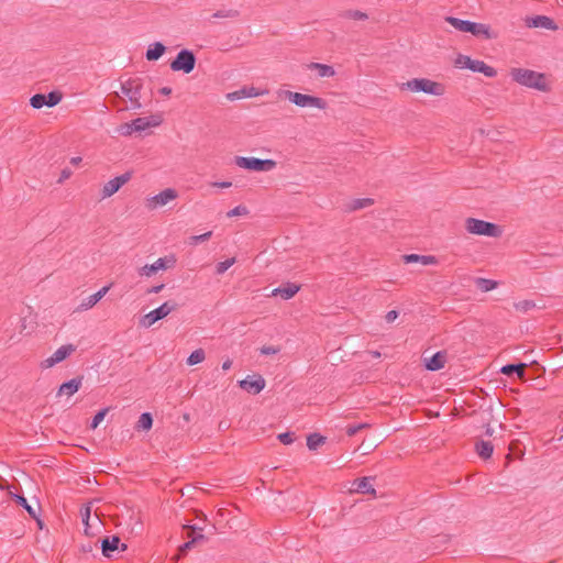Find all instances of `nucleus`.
I'll return each mask as SVG.
<instances>
[{"mask_svg": "<svg viewBox=\"0 0 563 563\" xmlns=\"http://www.w3.org/2000/svg\"><path fill=\"white\" fill-rule=\"evenodd\" d=\"M509 76L515 82L521 86L532 88L542 92H548L551 90V87L547 81V77L543 73H539L527 68L512 67L509 70Z\"/></svg>", "mask_w": 563, "mask_h": 563, "instance_id": "nucleus-1", "label": "nucleus"}, {"mask_svg": "<svg viewBox=\"0 0 563 563\" xmlns=\"http://www.w3.org/2000/svg\"><path fill=\"white\" fill-rule=\"evenodd\" d=\"M445 21L457 31L471 33L476 37H483L485 40H495L498 37V33L484 23H476L454 16H446Z\"/></svg>", "mask_w": 563, "mask_h": 563, "instance_id": "nucleus-2", "label": "nucleus"}, {"mask_svg": "<svg viewBox=\"0 0 563 563\" xmlns=\"http://www.w3.org/2000/svg\"><path fill=\"white\" fill-rule=\"evenodd\" d=\"M400 89L410 90L412 92H424L438 97L443 96L445 92V86L443 84L428 78H413L404 82Z\"/></svg>", "mask_w": 563, "mask_h": 563, "instance_id": "nucleus-3", "label": "nucleus"}, {"mask_svg": "<svg viewBox=\"0 0 563 563\" xmlns=\"http://www.w3.org/2000/svg\"><path fill=\"white\" fill-rule=\"evenodd\" d=\"M465 228L467 232L472 234L490 238H499L503 233L499 225L475 218H467L465 221Z\"/></svg>", "mask_w": 563, "mask_h": 563, "instance_id": "nucleus-4", "label": "nucleus"}, {"mask_svg": "<svg viewBox=\"0 0 563 563\" xmlns=\"http://www.w3.org/2000/svg\"><path fill=\"white\" fill-rule=\"evenodd\" d=\"M179 305L176 301L168 300L162 303L158 308L150 311L140 320V324L144 328H151L155 322L167 317L172 311L177 310Z\"/></svg>", "mask_w": 563, "mask_h": 563, "instance_id": "nucleus-5", "label": "nucleus"}, {"mask_svg": "<svg viewBox=\"0 0 563 563\" xmlns=\"http://www.w3.org/2000/svg\"><path fill=\"white\" fill-rule=\"evenodd\" d=\"M234 162L239 167L254 172H269L277 165L274 159H261L257 157L244 156H235Z\"/></svg>", "mask_w": 563, "mask_h": 563, "instance_id": "nucleus-6", "label": "nucleus"}, {"mask_svg": "<svg viewBox=\"0 0 563 563\" xmlns=\"http://www.w3.org/2000/svg\"><path fill=\"white\" fill-rule=\"evenodd\" d=\"M197 58L192 51L183 48L170 62V69L190 74L196 67Z\"/></svg>", "mask_w": 563, "mask_h": 563, "instance_id": "nucleus-7", "label": "nucleus"}, {"mask_svg": "<svg viewBox=\"0 0 563 563\" xmlns=\"http://www.w3.org/2000/svg\"><path fill=\"white\" fill-rule=\"evenodd\" d=\"M285 96L290 102H292L294 104H296L300 108L313 107V108L324 110L328 107V102L320 97L305 95V93H300V92H294V91H289V90L285 91Z\"/></svg>", "mask_w": 563, "mask_h": 563, "instance_id": "nucleus-8", "label": "nucleus"}, {"mask_svg": "<svg viewBox=\"0 0 563 563\" xmlns=\"http://www.w3.org/2000/svg\"><path fill=\"white\" fill-rule=\"evenodd\" d=\"M63 99V93L59 90H53L48 92L47 95L44 93H35L30 99V104L34 109H41L44 106H47L49 108L55 107Z\"/></svg>", "mask_w": 563, "mask_h": 563, "instance_id": "nucleus-9", "label": "nucleus"}, {"mask_svg": "<svg viewBox=\"0 0 563 563\" xmlns=\"http://www.w3.org/2000/svg\"><path fill=\"white\" fill-rule=\"evenodd\" d=\"M178 197V192L174 188H166L159 194L151 197L146 201V207L150 210H154L158 207L167 205L169 201L175 200Z\"/></svg>", "mask_w": 563, "mask_h": 563, "instance_id": "nucleus-10", "label": "nucleus"}, {"mask_svg": "<svg viewBox=\"0 0 563 563\" xmlns=\"http://www.w3.org/2000/svg\"><path fill=\"white\" fill-rule=\"evenodd\" d=\"M132 178V172H126L106 183L101 189V197L108 198L120 190Z\"/></svg>", "mask_w": 563, "mask_h": 563, "instance_id": "nucleus-11", "label": "nucleus"}, {"mask_svg": "<svg viewBox=\"0 0 563 563\" xmlns=\"http://www.w3.org/2000/svg\"><path fill=\"white\" fill-rule=\"evenodd\" d=\"M76 351V346L74 344H65L58 347L52 356L42 362L43 368H49L56 365L57 363L66 360L71 353Z\"/></svg>", "mask_w": 563, "mask_h": 563, "instance_id": "nucleus-12", "label": "nucleus"}, {"mask_svg": "<svg viewBox=\"0 0 563 563\" xmlns=\"http://www.w3.org/2000/svg\"><path fill=\"white\" fill-rule=\"evenodd\" d=\"M265 379L260 374L249 375L239 382V386L250 394L257 395L265 388Z\"/></svg>", "mask_w": 563, "mask_h": 563, "instance_id": "nucleus-13", "label": "nucleus"}, {"mask_svg": "<svg viewBox=\"0 0 563 563\" xmlns=\"http://www.w3.org/2000/svg\"><path fill=\"white\" fill-rule=\"evenodd\" d=\"M184 528L188 530V538H190V540L185 542L181 547H179L178 554L175 556V560L185 556L187 552L191 550L197 542L206 540V537L203 534L196 533V530H201V528H197L196 526H185Z\"/></svg>", "mask_w": 563, "mask_h": 563, "instance_id": "nucleus-14", "label": "nucleus"}, {"mask_svg": "<svg viewBox=\"0 0 563 563\" xmlns=\"http://www.w3.org/2000/svg\"><path fill=\"white\" fill-rule=\"evenodd\" d=\"M163 123V115L161 113H154L150 117H142L132 120L135 132H143L150 128L159 126Z\"/></svg>", "mask_w": 563, "mask_h": 563, "instance_id": "nucleus-15", "label": "nucleus"}, {"mask_svg": "<svg viewBox=\"0 0 563 563\" xmlns=\"http://www.w3.org/2000/svg\"><path fill=\"white\" fill-rule=\"evenodd\" d=\"M526 25L528 27H540L545 30H558V25L555 24L554 20L547 16V15H534V16H528L526 19Z\"/></svg>", "mask_w": 563, "mask_h": 563, "instance_id": "nucleus-16", "label": "nucleus"}, {"mask_svg": "<svg viewBox=\"0 0 563 563\" xmlns=\"http://www.w3.org/2000/svg\"><path fill=\"white\" fill-rule=\"evenodd\" d=\"M446 351H438L431 357L424 358V367L431 372L442 369L446 363Z\"/></svg>", "mask_w": 563, "mask_h": 563, "instance_id": "nucleus-17", "label": "nucleus"}, {"mask_svg": "<svg viewBox=\"0 0 563 563\" xmlns=\"http://www.w3.org/2000/svg\"><path fill=\"white\" fill-rule=\"evenodd\" d=\"M142 82L139 78H130L125 82L121 84V91L129 99L132 97H141Z\"/></svg>", "mask_w": 563, "mask_h": 563, "instance_id": "nucleus-18", "label": "nucleus"}, {"mask_svg": "<svg viewBox=\"0 0 563 563\" xmlns=\"http://www.w3.org/2000/svg\"><path fill=\"white\" fill-rule=\"evenodd\" d=\"M300 290V285L287 282L272 290V296H280L283 299H291Z\"/></svg>", "mask_w": 563, "mask_h": 563, "instance_id": "nucleus-19", "label": "nucleus"}, {"mask_svg": "<svg viewBox=\"0 0 563 563\" xmlns=\"http://www.w3.org/2000/svg\"><path fill=\"white\" fill-rule=\"evenodd\" d=\"M82 380H84V376L80 375V376H77L66 383H63L59 388H58V391H57V396H60V395H67V396H73L75 393H77L81 385H82Z\"/></svg>", "mask_w": 563, "mask_h": 563, "instance_id": "nucleus-20", "label": "nucleus"}, {"mask_svg": "<svg viewBox=\"0 0 563 563\" xmlns=\"http://www.w3.org/2000/svg\"><path fill=\"white\" fill-rule=\"evenodd\" d=\"M468 69L474 73H482L489 78H494L497 75V70L494 67L488 66L486 63L478 59H473Z\"/></svg>", "mask_w": 563, "mask_h": 563, "instance_id": "nucleus-21", "label": "nucleus"}, {"mask_svg": "<svg viewBox=\"0 0 563 563\" xmlns=\"http://www.w3.org/2000/svg\"><path fill=\"white\" fill-rule=\"evenodd\" d=\"M110 286H104L93 295H90L79 306V310H88L92 308L99 300L103 298V296L109 291Z\"/></svg>", "mask_w": 563, "mask_h": 563, "instance_id": "nucleus-22", "label": "nucleus"}, {"mask_svg": "<svg viewBox=\"0 0 563 563\" xmlns=\"http://www.w3.org/2000/svg\"><path fill=\"white\" fill-rule=\"evenodd\" d=\"M402 260L406 264H410V263H421L422 265L438 264V258L433 255L406 254V255H402Z\"/></svg>", "mask_w": 563, "mask_h": 563, "instance_id": "nucleus-23", "label": "nucleus"}, {"mask_svg": "<svg viewBox=\"0 0 563 563\" xmlns=\"http://www.w3.org/2000/svg\"><path fill=\"white\" fill-rule=\"evenodd\" d=\"M372 477H361L353 482V486H355V492L361 494H369L376 496V489L371 484Z\"/></svg>", "mask_w": 563, "mask_h": 563, "instance_id": "nucleus-24", "label": "nucleus"}, {"mask_svg": "<svg viewBox=\"0 0 563 563\" xmlns=\"http://www.w3.org/2000/svg\"><path fill=\"white\" fill-rule=\"evenodd\" d=\"M166 52V46L161 42L151 44L146 51L145 57L150 62L159 59Z\"/></svg>", "mask_w": 563, "mask_h": 563, "instance_id": "nucleus-25", "label": "nucleus"}, {"mask_svg": "<svg viewBox=\"0 0 563 563\" xmlns=\"http://www.w3.org/2000/svg\"><path fill=\"white\" fill-rule=\"evenodd\" d=\"M475 451L483 460H488L493 455L494 445L490 441L477 440Z\"/></svg>", "mask_w": 563, "mask_h": 563, "instance_id": "nucleus-26", "label": "nucleus"}, {"mask_svg": "<svg viewBox=\"0 0 563 563\" xmlns=\"http://www.w3.org/2000/svg\"><path fill=\"white\" fill-rule=\"evenodd\" d=\"M526 368V363L507 364L501 367L500 372L507 376H512L516 374L518 377L523 378Z\"/></svg>", "mask_w": 563, "mask_h": 563, "instance_id": "nucleus-27", "label": "nucleus"}, {"mask_svg": "<svg viewBox=\"0 0 563 563\" xmlns=\"http://www.w3.org/2000/svg\"><path fill=\"white\" fill-rule=\"evenodd\" d=\"M119 545L120 538L118 536H112L111 538L106 537L104 539L101 540L102 553L106 556H110L111 552L119 550Z\"/></svg>", "mask_w": 563, "mask_h": 563, "instance_id": "nucleus-28", "label": "nucleus"}, {"mask_svg": "<svg viewBox=\"0 0 563 563\" xmlns=\"http://www.w3.org/2000/svg\"><path fill=\"white\" fill-rule=\"evenodd\" d=\"M308 69L317 70L319 77H333L335 75V70L332 66L320 64V63H310L307 65Z\"/></svg>", "mask_w": 563, "mask_h": 563, "instance_id": "nucleus-29", "label": "nucleus"}, {"mask_svg": "<svg viewBox=\"0 0 563 563\" xmlns=\"http://www.w3.org/2000/svg\"><path fill=\"white\" fill-rule=\"evenodd\" d=\"M11 498L21 507H23L30 517H35V508L33 505H30L26 500V498L22 495L13 494L12 492L9 493Z\"/></svg>", "mask_w": 563, "mask_h": 563, "instance_id": "nucleus-30", "label": "nucleus"}, {"mask_svg": "<svg viewBox=\"0 0 563 563\" xmlns=\"http://www.w3.org/2000/svg\"><path fill=\"white\" fill-rule=\"evenodd\" d=\"M339 16L343 19H351L356 21H365L368 19V14L366 12H363L361 10H344L339 13Z\"/></svg>", "mask_w": 563, "mask_h": 563, "instance_id": "nucleus-31", "label": "nucleus"}, {"mask_svg": "<svg viewBox=\"0 0 563 563\" xmlns=\"http://www.w3.org/2000/svg\"><path fill=\"white\" fill-rule=\"evenodd\" d=\"M325 443V437L320 433H311L307 437V446L311 451H316L320 445Z\"/></svg>", "mask_w": 563, "mask_h": 563, "instance_id": "nucleus-32", "label": "nucleus"}, {"mask_svg": "<svg viewBox=\"0 0 563 563\" xmlns=\"http://www.w3.org/2000/svg\"><path fill=\"white\" fill-rule=\"evenodd\" d=\"M153 426V417L150 412H143L140 416L136 428L139 430H151Z\"/></svg>", "mask_w": 563, "mask_h": 563, "instance_id": "nucleus-33", "label": "nucleus"}, {"mask_svg": "<svg viewBox=\"0 0 563 563\" xmlns=\"http://www.w3.org/2000/svg\"><path fill=\"white\" fill-rule=\"evenodd\" d=\"M206 358V353L203 349H197L187 358V364L189 366L197 365L201 362H203Z\"/></svg>", "mask_w": 563, "mask_h": 563, "instance_id": "nucleus-34", "label": "nucleus"}, {"mask_svg": "<svg viewBox=\"0 0 563 563\" xmlns=\"http://www.w3.org/2000/svg\"><path fill=\"white\" fill-rule=\"evenodd\" d=\"M476 286L484 292L490 291L497 287V282L487 278H477Z\"/></svg>", "mask_w": 563, "mask_h": 563, "instance_id": "nucleus-35", "label": "nucleus"}, {"mask_svg": "<svg viewBox=\"0 0 563 563\" xmlns=\"http://www.w3.org/2000/svg\"><path fill=\"white\" fill-rule=\"evenodd\" d=\"M374 203V200L372 198H358L354 199L350 206V210L355 211L363 208H366L368 206H372Z\"/></svg>", "mask_w": 563, "mask_h": 563, "instance_id": "nucleus-36", "label": "nucleus"}, {"mask_svg": "<svg viewBox=\"0 0 563 563\" xmlns=\"http://www.w3.org/2000/svg\"><path fill=\"white\" fill-rule=\"evenodd\" d=\"M234 263H235V257H231L223 262H219L216 266V273L218 275L225 273Z\"/></svg>", "mask_w": 563, "mask_h": 563, "instance_id": "nucleus-37", "label": "nucleus"}, {"mask_svg": "<svg viewBox=\"0 0 563 563\" xmlns=\"http://www.w3.org/2000/svg\"><path fill=\"white\" fill-rule=\"evenodd\" d=\"M108 411H109V408H103V409L99 410L93 416V418L91 420L90 429H96L101 423V421L104 419V417L108 413Z\"/></svg>", "mask_w": 563, "mask_h": 563, "instance_id": "nucleus-38", "label": "nucleus"}, {"mask_svg": "<svg viewBox=\"0 0 563 563\" xmlns=\"http://www.w3.org/2000/svg\"><path fill=\"white\" fill-rule=\"evenodd\" d=\"M239 11L234 9L230 10H219L213 13L212 18L222 19V18H236L239 16Z\"/></svg>", "mask_w": 563, "mask_h": 563, "instance_id": "nucleus-39", "label": "nucleus"}, {"mask_svg": "<svg viewBox=\"0 0 563 563\" xmlns=\"http://www.w3.org/2000/svg\"><path fill=\"white\" fill-rule=\"evenodd\" d=\"M117 131L124 136H129L135 132L134 125H132V121L120 124Z\"/></svg>", "mask_w": 563, "mask_h": 563, "instance_id": "nucleus-40", "label": "nucleus"}, {"mask_svg": "<svg viewBox=\"0 0 563 563\" xmlns=\"http://www.w3.org/2000/svg\"><path fill=\"white\" fill-rule=\"evenodd\" d=\"M366 428H369V424L364 422V423H358V424H354V426H347L346 427V434L349 437H353L355 435L358 431L363 430V429H366Z\"/></svg>", "mask_w": 563, "mask_h": 563, "instance_id": "nucleus-41", "label": "nucleus"}, {"mask_svg": "<svg viewBox=\"0 0 563 563\" xmlns=\"http://www.w3.org/2000/svg\"><path fill=\"white\" fill-rule=\"evenodd\" d=\"M534 307H536V303L532 300H522V301L515 303V308L517 310L523 311V312H527Z\"/></svg>", "mask_w": 563, "mask_h": 563, "instance_id": "nucleus-42", "label": "nucleus"}, {"mask_svg": "<svg viewBox=\"0 0 563 563\" xmlns=\"http://www.w3.org/2000/svg\"><path fill=\"white\" fill-rule=\"evenodd\" d=\"M156 273H157V267H154V264H151V265L146 264V265H144V266L139 268V274L141 276L150 277V276H152V275H154Z\"/></svg>", "mask_w": 563, "mask_h": 563, "instance_id": "nucleus-43", "label": "nucleus"}, {"mask_svg": "<svg viewBox=\"0 0 563 563\" xmlns=\"http://www.w3.org/2000/svg\"><path fill=\"white\" fill-rule=\"evenodd\" d=\"M249 213V210L246 207L244 206H238L235 208H233L232 210H230L227 216L229 218H232V217H238V216H245Z\"/></svg>", "mask_w": 563, "mask_h": 563, "instance_id": "nucleus-44", "label": "nucleus"}, {"mask_svg": "<svg viewBox=\"0 0 563 563\" xmlns=\"http://www.w3.org/2000/svg\"><path fill=\"white\" fill-rule=\"evenodd\" d=\"M472 58L466 55L460 54L455 60V64L460 67L467 68L470 67V64L472 63Z\"/></svg>", "mask_w": 563, "mask_h": 563, "instance_id": "nucleus-45", "label": "nucleus"}, {"mask_svg": "<svg viewBox=\"0 0 563 563\" xmlns=\"http://www.w3.org/2000/svg\"><path fill=\"white\" fill-rule=\"evenodd\" d=\"M278 440L283 444H291L295 441V433L294 432H284L278 434Z\"/></svg>", "mask_w": 563, "mask_h": 563, "instance_id": "nucleus-46", "label": "nucleus"}, {"mask_svg": "<svg viewBox=\"0 0 563 563\" xmlns=\"http://www.w3.org/2000/svg\"><path fill=\"white\" fill-rule=\"evenodd\" d=\"M260 352H261V354H264V355L277 354L280 352V347L274 346V345H264L261 347Z\"/></svg>", "mask_w": 563, "mask_h": 563, "instance_id": "nucleus-47", "label": "nucleus"}, {"mask_svg": "<svg viewBox=\"0 0 563 563\" xmlns=\"http://www.w3.org/2000/svg\"><path fill=\"white\" fill-rule=\"evenodd\" d=\"M211 235H212V231H208V232H206L203 234H200V235H194V236L190 238L191 241H192L191 244H197V243H200V242H205V241L209 240L211 238Z\"/></svg>", "mask_w": 563, "mask_h": 563, "instance_id": "nucleus-48", "label": "nucleus"}, {"mask_svg": "<svg viewBox=\"0 0 563 563\" xmlns=\"http://www.w3.org/2000/svg\"><path fill=\"white\" fill-rule=\"evenodd\" d=\"M154 264V267H157V272L161 269H167L172 265L168 264V261L166 257L158 258Z\"/></svg>", "mask_w": 563, "mask_h": 563, "instance_id": "nucleus-49", "label": "nucleus"}, {"mask_svg": "<svg viewBox=\"0 0 563 563\" xmlns=\"http://www.w3.org/2000/svg\"><path fill=\"white\" fill-rule=\"evenodd\" d=\"M241 90H245V95H243L242 98L257 97L260 95L254 87H243Z\"/></svg>", "mask_w": 563, "mask_h": 563, "instance_id": "nucleus-50", "label": "nucleus"}, {"mask_svg": "<svg viewBox=\"0 0 563 563\" xmlns=\"http://www.w3.org/2000/svg\"><path fill=\"white\" fill-rule=\"evenodd\" d=\"M81 516H82V522L86 526L85 532H86V534H88V527H89L88 520H89V517H90V508L86 507L85 512H81Z\"/></svg>", "mask_w": 563, "mask_h": 563, "instance_id": "nucleus-51", "label": "nucleus"}, {"mask_svg": "<svg viewBox=\"0 0 563 563\" xmlns=\"http://www.w3.org/2000/svg\"><path fill=\"white\" fill-rule=\"evenodd\" d=\"M243 95H245V90L240 89V90L228 93L227 97L230 100H236V99H241Z\"/></svg>", "mask_w": 563, "mask_h": 563, "instance_id": "nucleus-52", "label": "nucleus"}, {"mask_svg": "<svg viewBox=\"0 0 563 563\" xmlns=\"http://www.w3.org/2000/svg\"><path fill=\"white\" fill-rule=\"evenodd\" d=\"M71 170L69 168H64L60 173V177L58 179V184H62L63 181H65L66 179H68L70 176H71Z\"/></svg>", "mask_w": 563, "mask_h": 563, "instance_id": "nucleus-53", "label": "nucleus"}, {"mask_svg": "<svg viewBox=\"0 0 563 563\" xmlns=\"http://www.w3.org/2000/svg\"><path fill=\"white\" fill-rule=\"evenodd\" d=\"M398 314H399V313H398V311H397V310H390V311H388V312H387V314L385 316V319H386V321H387L388 323H391V322H394V321L397 319Z\"/></svg>", "mask_w": 563, "mask_h": 563, "instance_id": "nucleus-54", "label": "nucleus"}, {"mask_svg": "<svg viewBox=\"0 0 563 563\" xmlns=\"http://www.w3.org/2000/svg\"><path fill=\"white\" fill-rule=\"evenodd\" d=\"M165 285L159 284L147 289V294H158L164 289Z\"/></svg>", "mask_w": 563, "mask_h": 563, "instance_id": "nucleus-55", "label": "nucleus"}, {"mask_svg": "<svg viewBox=\"0 0 563 563\" xmlns=\"http://www.w3.org/2000/svg\"><path fill=\"white\" fill-rule=\"evenodd\" d=\"M212 187L217 188H229L232 186L231 181H214L211 184Z\"/></svg>", "mask_w": 563, "mask_h": 563, "instance_id": "nucleus-56", "label": "nucleus"}, {"mask_svg": "<svg viewBox=\"0 0 563 563\" xmlns=\"http://www.w3.org/2000/svg\"><path fill=\"white\" fill-rule=\"evenodd\" d=\"M140 98L141 97H132L130 99V101L132 103V109H141L142 108V103L140 102Z\"/></svg>", "mask_w": 563, "mask_h": 563, "instance_id": "nucleus-57", "label": "nucleus"}, {"mask_svg": "<svg viewBox=\"0 0 563 563\" xmlns=\"http://www.w3.org/2000/svg\"><path fill=\"white\" fill-rule=\"evenodd\" d=\"M32 518L36 521L37 528H38L40 530L44 529L45 523H44V521L40 518V516H38V512H37V511L35 512V517H32Z\"/></svg>", "mask_w": 563, "mask_h": 563, "instance_id": "nucleus-58", "label": "nucleus"}, {"mask_svg": "<svg viewBox=\"0 0 563 563\" xmlns=\"http://www.w3.org/2000/svg\"><path fill=\"white\" fill-rule=\"evenodd\" d=\"M158 92L163 96H169L172 93L170 87H162Z\"/></svg>", "mask_w": 563, "mask_h": 563, "instance_id": "nucleus-59", "label": "nucleus"}, {"mask_svg": "<svg viewBox=\"0 0 563 563\" xmlns=\"http://www.w3.org/2000/svg\"><path fill=\"white\" fill-rule=\"evenodd\" d=\"M232 366V361L230 358L225 360L223 363H222V369L223 371H228L230 369Z\"/></svg>", "mask_w": 563, "mask_h": 563, "instance_id": "nucleus-60", "label": "nucleus"}, {"mask_svg": "<svg viewBox=\"0 0 563 563\" xmlns=\"http://www.w3.org/2000/svg\"><path fill=\"white\" fill-rule=\"evenodd\" d=\"M493 433H494V429H493L489 424H487V426H486V430H485V434H486L487 437H492V435H493Z\"/></svg>", "mask_w": 563, "mask_h": 563, "instance_id": "nucleus-61", "label": "nucleus"}, {"mask_svg": "<svg viewBox=\"0 0 563 563\" xmlns=\"http://www.w3.org/2000/svg\"><path fill=\"white\" fill-rule=\"evenodd\" d=\"M80 162H81V157H79V156L73 157V158L70 159V163H71L73 165H78Z\"/></svg>", "mask_w": 563, "mask_h": 563, "instance_id": "nucleus-62", "label": "nucleus"}, {"mask_svg": "<svg viewBox=\"0 0 563 563\" xmlns=\"http://www.w3.org/2000/svg\"><path fill=\"white\" fill-rule=\"evenodd\" d=\"M369 354L374 357V358H379L380 357V353L378 351H371Z\"/></svg>", "mask_w": 563, "mask_h": 563, "instance_id": "nucleus-63", "label": "nucleus"}, {"mask_svg": "<svg viewBox=\"0 0 563 563\" xmlns=\"http://www.w3.org/2000/svg\"><path fill=\"white\" fill-rule=\"evenodd\" d=\"M126 549H128V545L125 543H121L120 542L119 550L120 551H125Z\"/></svg>", "mask_w": 563, "mask_h": 563, "instance_id": "nucleus-64", "label": "nucleus"}]
</instances>
